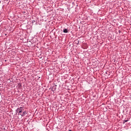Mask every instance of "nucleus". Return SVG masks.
<instances>
[{
	"label": "nucleus",
	"mask_w": 131,
	"mask_h": 131,
	"mask_svg": "<svg viewBox=\"0 0 131 131\" xmlns=\"http://www.w3.org/2000/svg\"><path fill=\"white\" fill-rule=\"evenodd\" d=\"M23 111V108L22 107L18 108H17V112L19 113H21Z\"/></svg>",
	"instance_id": "nucleus-1"
},
{
	"label": "nucleus",
	"mask_w": 131,
	"mask_h": 131,
	"mask_svg": "<svg viewBox=\"0 0 131 131\" xmlns=\"http://www.w3.org/2000/svg\"><path fill=\"white\" fill-rule=\"evenodd\" d=\"M63 32H64V33H68V30H67V29H64Z\"/></svg>",
	"instance_id": "nucleus-2"
},
{
	"label": "nucleus",
	"mask_w": 131,
	"mask_h": 131,
	"mask_svg": "<svg viewBox=\"0 0 131 131\" xmlns=\"http://www.w3.org/2000/svg\"><path fill=\"white\" fill-rule=\"evenodd\" d=\"M26 114V112H24L23 114L21 115V116H24Z\"/></svg>",
	"instance_id": "nucleus-3"
},
{
	"label": "nucleus",
	"mask_w": 131,
	"mask_h": 131,
	"mask_svg": "<svg viewBox=\"0 0 131 131\" xmlns=\"http://www.w3.org/2000/svg\"><path fill=\"white\" fill-rule=\"evenodd\" d=\"M128 121V120H124L123 122V123H125V122H127Z\"/></svg>",
	"instance_id": "nucleus-4"
},
{
	"label": "nucleus",
	"mask_w": 131,
	"mask_h": 131,
	"mask_svg": "<svg viewBox=\"0 0 131 131\" xmlns=\"http://www.w3.org/2000/svg\"><path fill=\"white\" fill-rule=\"evenodd\" d=\"M0 4H1V1H0Z\"/></svg>",
	"instance_id": "nucleus-5"
},
{
	"label": "nucleus",
	"mask_w": 131,
	"mask_h": 131,
	"mask_svg": "<svg viewBox=\"0 0 131 131\" xmlns=\"http://www.w3.org/2000/svg\"><path fill=\"white\" fill-rule=\"evenodd\" d=\"M70 131H71V130H70Z\"/></svg>",
	"instance_id": "nucleus-6"
}]
</instances>
